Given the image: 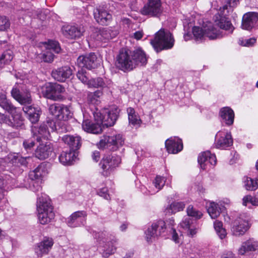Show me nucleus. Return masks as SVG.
Listing matches in <instances>:
<instances>
[{
  "label": "nucleus",
  "instance_id": "obj_1",
  "mask_svg": "<svg viewBox=\"0 0 258 258\" xmlns=\"http://www.w3.org/2000/svg\"><path fill=\"white\" fill-rule=\"evenodd\" d=\"M118 114L119 109L115 106L111 109H104L101 111L96 108L93 112V114L96 123H93L89 120H84L82 128L88 133L100 134L102 132L103 126H111L114 124Z\"/></svg>",
  "mask_w": 258,
  "mask_h": 258
},
{
  "label": "nucleus",
  "instance_id": "obj_2",
  "mask_svg": "<svg viewBox=\"0 0 258 258\" xmlns=\"http://www.w3.org/2000/svg\"><path fill=\"white\" fill-rule=\"evenodd\" d=\"M147 62L146 54L141 48L133 51L121 49L116 56L115 66L119 70L127 72L138 66H145Z\"/></svg>",
  "mask_w": 258,
  "mask_h": 258
},
{
  "label": "nucleus",
  "instance_id": "obj_3",
  "mask_svg": "<svg viewBox=\"0 0 258 258\" xmlns=\"http://www.w3.org/2000/svg\"><path fill=\"white\" fill-rule=\"evenodd\" d=\"M37 211L38 221L41 224H47L54 218L53 207L50 199L45 194L38 195Z\"/></svg>",
  "mask_w": 258,
  "mask_h": 258
},
{
  "label": "nucleus",
  "instance_id": "obj_4",
  "mask_svg": "<svg viewBox=\"0 0 258 258\" xmlns=\"http://www.w3.org/2000/svg\"><path fill=\"white\" fill-rule=\"evenodd\" d=\"M150 43L155 50L158 52L172 48L174 44V39L169 31L161 29L155 33L154 38Z\"/></svg>",
  "mask_w": 258,
  "mask_h": 258
},
{
  "label": "nucleus",
  "instance_id": "obj_5",
  "mask_svg": "<svg viewBox=\"0 0 258 258\" xmlns=\"http://www.w3.org/2000/svg\"><path fill=\"white\" fill-rule=\"evenodd\" d=\"M225 4L220 8L221 15L224 16H220L219 20L215 21L217 25L221 29L227 31L231 33L234 28L231 22L225 16L233 11V9L236 7L239 4L238 0H224Z\"/></svg>",
  "mask_w": 258,
  "mask_h": 258
},
{
  "label": "nucleus",
  "instance_id": "obj_6",
  "mask_svg": "<svg viewBox=\"0 0 258 258\" xmlns=\"http://www.w3.org/2000/svg\"><path fill=\"white\" fill-rule=\"evenodd\" d=\"M65 91V88L62 85L57 83H48L42 88L43 95L45 98L53 101L63 100L64 97L62 94Z\"/></svg>",
  "mask_w": 258,
  "mask_h": 258
},
{
  "label": "nucleus",
  "instance_id": "obj_7",
  "mask_svg": "<svg viewBox=\"0 0 258 258\" xmlns=\"http://www.w3.org/2000/svg\"><path fill=\"white\" fill-rule=\"evenodd\" d=\"M192 33L197 40H202L207 37L210 39L213 40L220 38L221 36L218 31L213 26V24L209 22L204 28L198 26H195L192 28Z\"/></svg>",
  "mask_w": 258,
  "mask_h": 258
},
{
  "label": "nucleus",
  "instance_id": "obj_8",
  "mask_svg": "<svg viewBox=\"0 0 258 258\" xmlns=\"http://www.w3.org/2000/svg\"><path fill=\"white\" fill-rule=\"evenodd\" d=\"M121 159L116 155H105L101 159L99 165L102 169V174L109 176L121 163Z\"/></svg>",
  "mask_w": 258,
  "mask_h": 258
},
{
  "label": "nucleus",
  "instance_id": "obj_9",
  "mask_svg": "<svg viewBox=\"0 0 258 258\" xmlns=\"http://www.w3.org/2000/svg\"><path fill=\"white\" fill-rule=\"evenodd\" d=\"M12 97L20 104L28 106L32 103V99L29 89L24 85L15 86L11 91Z\"/></svg>",
  "mask_w": 258,
  "mask_h": 258
},
{
  "label": "nucleus",
  "instance_id": "obj_10",
  "mask_svg": "<svg viewBox=\"0 0 258 258\" xmlns=\"http://www.w3.org/2000/svg\"><path fill=\"white\" fill-rule=\"evenodd\" d=\"M167 228L164 221L159 220L153 223L145 232V237L147 241L148 242L152 241L156 237L163 234Z\"/></svg>",
  "mask_w": 258,
  "mask_h": 258
},
{
  "label": "nucleus",
  "instance_id": "obj_11",
  "mask_svg": "<svg viewBox=\"0 0 258 258\" xmlns=\"http://www.w3.org/2000/svg\"><path fill=\"white\" fill-rule=\"evenodd\" d=\"M163 12L161 0H148V3L141 10L144 15L159 17Z\"/></svg>",
  "mask_w": 258,
  "mask_h": 258
},
{
  "label": "nucleus",
  "instance_id": "obj_12",
  "mask_svg": "<svg viewBox=\"0 0 258 258\" xmlns=\"http://www.w3.org/2000/svg\"><path fill=\"white\" fill-rule=\"evenodd\" d=\"M124 143V140L122 135L118 134L112 136H104L100 140L99 146L100 148H110L114 151L119 147L122 146Z\"/></svg>",
  "mask_w": 258,
  "mask_h": 258
},
{
  "label": "nucleus",
  "instance_id": "obj_13",
  "mask_svg": "<svg viewBox=\"0 0 258 258\" xmlns=\"http://www.w3.org/2000/svg\"><path fill=\"white\" fill-rule=\"evenodd\" d=\"M100 240H102L104 244L102 246L103 256L108 257L109 255L113 253L115 250L114 245L116 241L114 239V236L109 234L106 232L102 233L99 237Z\"/></svg>",
  "mask_w": 258,
  "mask_h": 258
},
{
  "label": "nucleus",
  "instance_id": "obj_14",
  "mask_svg": "<svg viewBox=\"0 0 258 258\" xmlns=\"http://www.w3.org/2000/svg\"><path fill=\"white\" fill-rule=\"evenodd\" d=\"M233 144V140L230 133L225 131H220L215 136V146L217 148L224 149Z\"/></svg>",
  "mask_w": 258,
  "mask_h": 258
},
{
  "label": "nucleus",
  "instance_id": "obj_15",
  "mask_svg": "<svg viewBox=\"0 0 258 258\" xmlns=\"http://www.w3.org/2000/svg\"><path fill=\"white\" fill-rule=\"evenodd\" d=\"M63 34L69 39H77L80 38L85 31L82 25H68L62 28Z\"/></svg>",
  "mask_w": 258,
  "mask_h": 258
},
{
  "label": "nucleus",
  "instance_id": "obj_16",
  "mask_svg": "<svg viewBox=\"0 0 258 258\" xmlns=\"http://www.w3.org/2000/svg\"><path fill=\"white\" fill-rule=\"evenodd\" d=\"M93 13L95 19L101 25H107L112 20V15L103 7L96 8Z\"/></svg>",
  "mask_w": 258,
  "mask_h": 258
},
{
  "label": "nucleus",
  "instance_id": "obj_17",
  "mask_svg": "<svg viewBox=\"0 0 258 258\" xmlns=\"http://www.w3.org/2000/svg\"><path fill=\"white\" fill-rule=\"evenodd\" d=\"M53 240L50 237H44L35 247V252L38 257L47 254L53 245Z\"/></svg>",
  "mask_w": 258,
  "mask_h": 258
},
{
  "label": "nucleus",
  "instance_id": "obj_18",
  "mask_svg": "<svg viewBox=\"0 0 258 258\" xmlns=\"http://www.w3.org/2000/svg\"><path fill=\"white\" fill-rule=\"evenodd\" d=\"M258 21V14L255 12L245 13L242 17L241 27L243 29L250 30L255 28Z\"/></svg>",
  "mask_w": 258,
  "mask_h": 258
},
{
  "label": "nucleus",
  "instance_id": "obj_19",
  "mask_svg": "<svg viewBox=\"0 0 258 258\" xmlns=\"http://www.w3.org/2000/svg\"><path fill=\"white\" fill-rule=\"evenodd\" d=\"M87 214L84 211L73 213L68 218L67 224L71 227H76L84 224Z\"/></svg>",
  "mask_w": 258,
  "mask_h": 258
},
{
  "label": "nucleus",
  "instance_id": "obj_20",
  "mask_svg": "<svg viewBox=\"0 0 258 258\" xmlns=\"http://www.w3.org/2000/svg\"><path fill=\"white\" fill-rule=\"evenodd\" d=\"M248 228V221L239 217L234 221L231 231L234 235L237 236L244 234Z\"/></svg>",
  "mask_w": 258,
  "mask_h": 258
},
{
  "label": "nucleus",
  "instance_id": "obj_21",
  "mask_svg": "<svg viewBox=\"0 0 258 258\" xmlns=\"http://www.w3.org/2000/svg\"><path fill=\"white\" fill-rule=\"evenodd\" d=\"M96 59L97 57L95 53H90L86 55L80 56L78 58L77 63L80 67L90 70L96 67Z\"/></svg>",
  "mask_w": 258,
  "mask_h": 258
},
{
  "label": "nucleus",
  "instance_id": "obj_22",
  "mask_svg": "<svg viewBox=\"0 0 258 258\" xmlns=\"http://www.w3.org/2000/svg\"><path fill=\"white\" fill-rule=\"evenodd\" d=\"M198 161L203 169H206L208 165H215L217 162L216 156L208 151L200 154Z\"/></svg>",
  "mask_w": 258,
  "mask_h": 258
},
{
  "label": "nucleus",
  "instance_id": "obj_23",
  "mask_svg": "<svg viewBox=\"0 0 258 258\" xmlns=\"http://www.w3.org/2000/svg\"><path fill=\"white\" fill-rule=\"evenodd\" d=\"M51 75L55 80L59 82H64L72 75V70L68 66L62 67L53 70Z\"/></svg>",
  "mask_w": 258,
  "mask_h": 258
},
{
  "label": "nucleus",
  "instance_id": "obj_24",
  "mask_svg": "<svg viewBox=\"0 0 258 258\" xmlns=\"http://www.w3.org/2000/svg\"><path fill=\"white\" fill-rule=\"evenodd\" d=\"M118 34V31L112 27L103 28L97 32L96 39L99 41L106 42L114 38Z\"/></svg>",
  "mask_w": 258,
  "mask_h": 258
},
{
  "label": "nucleus",
  "instance_id": "obj_25",
  "mask_svg": "<svg viewBox=\"0 0 258 258\" xmlns=\"http://www.w3.org/2000/svg\"><path fill=\"white\" fill-rule=\"evenodd\" d=\"M165 144L166 150L169 153H177L183 148L182 141L178 138L174 137L167 139L165 141Z\"/></svg>",
  "mask_w": 258,
  "mask_h": 258
},
{
  "label": "nucleus",
  "instance_id": "obj_26",
  "mask_svg": "<svg viewBox=\"0 0 258 258\" xmlns=\"http://www.w3.org/2000/svg\"><path fill=\"white\" fill-rule=\"evenodd\" d=\"M61 140L69 146L70 150L73 151L77 150L81 146V138L79 136L66 135L62 137Z\"/></svg>",
  "mask_w": 258,
  "mask_h": 258
},
{
  "label": "nucleus",
  "instance_id": "obj_27",
  "mask_svg": "<svg viewBox=\"0 0 258 258\" xmlns=\"http://www.w3.org/2000/svg\"><path fill=\"white\" fill-rule=\"evenodd\" d=\"M24 112L28 116V118L32 123H36L39 119L41 111L39 107L32 105L25 106L22 108Z\"/></svg>",
  "mask_w": 258,
  "mask_h": 258
},
{
  "label": "nucleus",
  "instance_id": "obj_28",
  "mask_svg": "<svg viewBox=\"0 0 258 258\" xmlns=\"http://www.w3.org/2000/svg\"><path fill=\"white\" fill-rule=\"evenodd\" d=\"M258 242L253 239H249L242 243L238 250V254L243 255L246 252L253 251L257 249Z\"/></svg>",
  "mask_w": 258,
  "mask_h": 258
},
{
  "label": "nucleus",
  "instance_id": "obj_29",
  "mask_svg": "<svg viewBox=\"0 0 258 258\" xmlns=\"http://www.w3.org/2000/svg\"><path fill=\"white\" fill-rule=\"evenodd\" d=\"M52 152L50 144H40L35 151V156L37 158L43 160L48 157Z\"/></svg>",
  "mask_w": 258,
  "mask_h": 258
},
{
  "label": "nucleus",
  "instance_id": "obj_30",
  "mask_svg": "<svg viewBox=\"0 0 258 258\" xmlns=\"http://www.w3.org/2000/svg\"><path fill=\"white\" fill-rule=\"evenodd\" d=\"M219 114L227 125H230L233 123L234 113L230 107H222L220 110Z\"/></svg>",
  "mask_w": 258,
  "mask_h": 258
},
{
  "label": "nucleus",
  "instance_id": "obj_31",
  "mask_svg": "<svg viewBox=\"0 0 258 258\" xmlns=\"http://www.w3.org/2000/svg\"><path fill=\"white\" fill-rule=\"evenodd\" d=\"M13 117V121L9 120L8 124L16 128H23L24 126V119L22 115L18 110L16 107V111L14 113H11Z\"/></svg>",
  "mask_w": 258,
  "mask_h": 258
},
{
  "label": "nucleus",
  "instance_id": "obj_32",
  "mask_svg": "<svg viewBox=\"0 0 258 258\" xmlns=\"http://www.w3.org/2000/svg\"><path fill=\"white\" fill-rule=\"evenodd\" d=\"M194 220L189 217H185L180 223L181 226L185 230H187V234L194 236L197 232V229L194 225Z\"/></svg>",
  "mask_w": 258,
  "mask_h": 258
},
{
  "label": "nucleus",
  "instance_id": "obj_33",
  "mask_svg": "<svg viewBox=\"0 0 258 258\" xmlns=\"http://www.w3.org/2000/svg\"><path fill=\"white\" fill-rule=\"evenodd\" d=\"M47 173L46 164L41 163L33 171H31L29 176L30 179H39L44 176Z\"/></svg>",
  "mask_w": 258,
  "mask_h": 258
},
{
  "label": "nucleus",
  "instance_id": "obj_34",
  "mask_svg": "<svg viewBox=\"0 0 258 258\" xmlns=\"http://www.w3.org/2000/svg\"><path fill=\"white\" fill-rule=\"evenodd\" d=\"M74 152L70 150L62 151L59 156V162L64 165H71L75 158Z\"/></svg>",
  "mask_w": 258,
  "mask_h": 258
},
{
  "label": "nucleus",
  "instance_id": "obj_35",
  "mask_svg": "<svg viewBox=\"0 0 258 258\" xmlns=\"http://www.w3.org/2000/svg\"><path fill=\"white\" fill-rule=\"evenodd\" d=\"M0 106L10 113H13L16 111V107L7 99L6 95L4 94H0Z\"/></svg>",
  "mask_w": 258,
  "mask_h": 258
},
{
  "label": "nucleus",
  "instance_id": "obj_36",
  "mask_svg": "<svg viewBox=\"0 0 258 258\" xmlns=\"http://www.w3.org/2000/svg\"><path fill=\"white\" fill-rule=\"evenodd\" d=\"M127 112L129 123L134 126H140L142 123V121L138 114L135 112L134 109L132 107H129L127 109Z\"/></svg>",
  "mask_w": 258,
  "mask_h": 258
},
{
  "label": "nucleus",
  "instance_id": "obj_37",
  "mask_svg": "<svg viewBox=\"0 0 258 258\" xmlns=\"http://www.w3.org/2000/svg\"><path fill=\"white\" fill-rule=\"evenodd\" d=\"M35 130L36 131V128L34 127L32 128V131L33 133V136L25 140L23 142V146L26 150H30L33 148L35 145V141L37 142L40 141V137H38L36 133H35Z\"/></svg>",
  "mask_w": 258,
  "mask_h": 258
},
{
  "label": "nucleus",
  "instance_id": "obj_38",
  "mask_svg": "<svg viewBox=\"0 0 258 258\" xmlns=\"http://www.w3.org/2000/svg\"><path fill=\"white\" fill-rule=\"evenodd\" d=\"M207 207L208 212L212 219L217 218L220 215L221 209L218 204L215 202H210Z\"/></svg>",
  "mask_w": 258,
  "mask_h": 258
},
{
  "label": "nucleus",
  "instance_id": "obj_39",
  "mask_svg": "<svg viewBox=\"0 0 258 258\" xmlns=\"http://www.w3.org/2000/svg\"><path fill=\"white\" fill-rule=\"evenodd\" d=\"M165 180L163 177L157 176L153 182L156 190H149L147 195H154L159 191L165 185Z\"/></svg>",
  "mask_w": 258,
  "mask_h": 258
},
{
  "label": "nucleus",
  "instance_id": "obj_40",
  "mask_svg": "<svg viewBox=\"0 0 258 258\" xmlns=\"http://www.w3.org/2000/svg\"><path fill=\"white\" fill-rule=\"evenodd\" d=\"M243 182L244 185L247 190H254L258 188V179L244 177Z\"/></svg>",
  "mask_w": 258,
  "mask_h": 258
},
{
  "label": "nucleus",
  "instance_id": "obj_41",
  "mask_svg": "<svg viewBox=\"0 0 258 258\" xmlns=\"http://www.w3.org/2000/svg\"><path fill=\"white\" fill-rule=\"evenodd\" d=\"M59 114L58 117L60 120H67L72 117V113L70 107L68 106L61 104Z\"/></svg>",
  "mask_w": 258,
  "mask_h": 258
},
{
  "label": "nucleus",
  "instance_id": "obj_42",
  "mask_svg": "<svg viewBox=\"0 0 258 258\" xmlns=\"http://www.w3.org/2000/svg\"><path fill=\"white\" fill-rule=\"evenodd\" d=\"M243 206H248L250 208L251 206L258 205V192L254 197L250 195L244 196L242 199Z\"/></svg>",
  "mask_w": 258,
  "mask_h": 258
},
{
  "label": "nucleus",
  "instance_id": "obj_43",
  "mask_svg": "<svg viewBox=\"0 0 258 258\" xmlns=\"http://www.w3.org/2000/svg\"><path fill=\"white\" fill-rule=\"evenodd\" d=\"M184 207L185 204L183 202H174L170 205L169 209H166V213L174 214L176 212L182 211Z\"/></svg>",
  "mask_w": 258,
  "mask_h": 258
},
{
  "label": "nucleus",
  "instance_id": "obj_44",
  "mask_svg": "<svg viewBox=\"0 0 258 258\" xmlns=\"http://www.w3.org/2000/svg\"><path fill=\"white\" fill-rule=\"evenodd\" d=\"M214 226L220 239L224 238L227 235V232L225 229L223 227V223L221 221H216L214 223Z\"/></svg>",
  "mask_w": 258,
  "mask_h": 258
},
{
  "label": "nucleus",
  "instance_id": "obj_45",
  "mask_svg": "<svg viewBox=\"0 0 258 258\" xmlns=\"http://www.w3.org/2000/svg\"><path fill=\"white\" fill-rule=\"evenodd\" d=\"M46 48L50 51L55 53H59L60 51V47L57 42L53 40H49L47 43H45Z\"/></svg>",
  "mask_w": 258,
  "mask_h": 258
},
{
  "label": "nucleus",
  "instance_id": "obj_46",
  "mask_svg": "<svg viewBox=\"0 0 258 258\" xmlns=\"http://www.w3.org/2000/svg\"><path fill=\"white\" fill-rule=\"evenodd\" d=\"M29 183V185L27 184H24L22 186H24L29 188L30 190L34 192H37L41 190V186L39 184L38 181H36V179H30Z\"/></svg>",
  "mask_w": 258,
  "mask_h": 258
},
{
  "label": "nucleus",
  "instance_id": "obj_47",
  "mask_svg": "<svg viewBox=\"0 0 258 258\" xmlns=\"http://www.w3.org/2000/svg\"><path fill=\"white\" fill-rule=\"evenodd\" d=\"M105 83L101 78H97L96 79H92L89 80L88 83L89 88H98L103 87Z\"/></svg>",
  "mask_w": 258,
  "mask_h": 258
},
{
  "label": "nucleus",
  "instance_id": "obj_48",
  "mask_svg": "<svg viewBox=\"0 0 258 258\" xmlns=\"http://www.w3.org/2000/svg\"><path fill=\"white\" fill-rule=\"evenodd\" d=\"M188 217H192L196 219H200L203 214L202 213L194 208L192 206H189L186 210Z\"/></svg>",
  "mask_w": 258,
  "mask_h": 258
},
{
  "label": "nucleus",
  "instance_id": "obj_49",
  "mask_svg": "<svg viewBox=\"0 0 258 258\" xmlns=\"http://www.w3.org/2000/svg\"><path fill=\"white\" fill-rule=\"evenodd\" d=\"M102 95V93L99 90L94 92H90L88 94V100L92 103H96L98 99Z\"/></svg>",
  "mask_w": 258,
  "mask_h": 258
},
{
  "label": "nucleus",
  "instance_id": "obj_50",
  "mask_svg": "<svg viewBox=\"0 0 258 258\" xmlns=\"http://www.w3.org/2000/svg\"><path fill=\"white\" fill-rule=\"evenodd\" d=\"M61 104H53L49 106V113L54 116L56 118L58 119L59 116V112H60V109Z\"/></svg>",
  "mask_w": 258,
  "mask_h": 258
},
{
  "label": "nucleus",
  "instance_id": "obj_51",
  "mask_svg": "<svg viewBox=\"0 0 258 258\" xmlns=\"http://www.w3.org/2000/svg\"><path fill=\"white\" fill-rule=\"evenodd\" d=\"M10 26L9 20L5 16H0V31L7 30Z\"/></svg>",
  "mask_w": 258,
  "mask_h": 258
},
{
  "label": "nucleus",
  "instance_id": "obj_52",
  "mask_svg": "<svg viewBox=\"0 0 258 258\" xmlns=\"http://www.w3.org/2000/svg\"><path fill=\"white\" fill-rule=\"evenodd\" d=\"M256 38L254 37L248 38V39H239V43L240 45L246 46L250 47L253 45L256 42Z\"/></svg>",
  "mask_w": 258,
  "mask_h": 258
},
{
  "label": "nucleus",
  "instance_id": "obj_53",
  "mask_svg": "<svg viewBox=\"0 0 258 258\" xmlns=\"http://www.w3.org/2000/svg\"><path fill=\"white\" fill-rule=\"evenodd\" d=\"M37 131L38 133V135L37 136L40 137V139L41 138L47 137V135L49 134L47 125L45 124L40 125Z\"/></svg>",
  "mask_w": 258,
  "mask_h": 258
},
{
  "label": "nucleus",
  "instance_id": "obj_54",
  "mask_svg": "<svg viewBox=\"0 0 258 258\" xmlns=\"http://www.w3.org/2000/svg\"><path fill=\"white\" fill-rule=\"evenodd\" d=\"M1 56L5 62V64L7 63L12 60L13 58V53L11 50H9L4 52Z\"/></svg>",
  "mask_w": 258,
  "mask_h": 258
},
{
  "label": "nucleus",
  "instance_id": "obj_55",
  "mask_svg": "<svg viewBox=\"0 0 258 258\" xmlns=\"http://www.w3.org/2000/svg\"><path fill=\"white\" fill-rule=\"evenodd\" d=\"M170 222H171V225H172V223L174 222L173 220H170ZM169 229H170V233L172 235V239L177 243H179V237L176 232L175 229L172 226H169Z\"/></svg>",
  "mask_w": 258,
  "mask_h": 258
},
{
  "label": "nucleus",
  "instance_id": "obj_56",
  "mask_svg": "<svg viewBox=\"0 0 258 258\" xmlns=\"http://www.w3.org/2000/svg\"><path fill=\"white\" fill-rule=\"evenodd\" d=\"M29 159V157H23L18 155L13 157V161L15 163H20L21 165H25L27 163V160Z\"/></svg>",
  "mask_w": 258,
  "mask_h": 258
},
{
  "label": "nucleus",
  "instance_id": "obj_57",
  "mask_svg": "<svg viewBox=\"0 0 258 258\" xmlns=\"http://www.w3.org/2000/svg\"><path fill=\"white\" fill-rule=\"evenodd\" d=\"M42 58L45 62H51L54 58L53 52L48 50L46 52L43 53L42 54Z\"/></svg>",
  "mask_w": 258,
  "mask_h": 258
},
{
  "label": "nucleus",
  "instance_id": "obj_58",
  "mask_svg": "<svg viewBox=\"0 0 258 258\" xmlns=\"http://www.w3.org/2000/svg\"><path fill=\"white\" fill-rule=\"evenodd\" d=\"M77 77L83 83L88 85V82H89L90 80L84 72L82 71H79L77 74Z\"/></svg>",
  "mask_w": 258,
  "mask_h": 258
},
{
  "label": "nucleus",
  "instance_id": "obj_59",
  "mask_svg": "<svg viewBox=\"0 0 258 258\" xmlns=\"http://www.w3.org/2000/svg\"><path fill=\"white\" fill-rule=\"evenodd\" d=\"M98 195L103 197L106 200H109L110 199L109 195L108 194V190L107 188L103 187L100 189L98 192Z\"/></svg>",
  "mask_w": 258,
  "mask_h": 258
},
{
  "label": "nucleus",
  "instance_id": "obj_60",
  "mask_svg": "<svg viewBox=\"0 0 258 258\" xmlns=\"http://www.w3.org/2000/svg\"><path fill=\"white\" fill-rule=\"evenodd\" d=\"M92 158L95 162H98L100 158V152L97 151L93 152L92 154Z\"/></svg>",
  "mask_w": 258,
  "mask_h": 258
},
{
  "label": "nucleus",
  "instance_id": "obj_61",
  "mask_svg": "<svg viewBox=\"0 0 258 258\" xmlns=\"http://www.w3.org/2000/svg\"><path fill=\"white\" fill-rule=\"evenodd\" d=\"M9 120H10V119L8 118L6 115H5L4 114H2L0 113V123H6L8 124L9 122Z\"/></svg>",
  "mask_w": 258,
  "mask_h": 258
},
{
  "label": "nucleus",
  "instance_id": "obj_62",
  "mask_svg": "<svg viewBox=\"0 0 258 258\" xmlns=\"http://www.w3.org/2000/svg\"><path fill=\"white\" fill-rule=\"evenodd\" d=\"M221 258H236L235 254L231 251H228L223 254Z\"/></svg>",
  "mask_w": 258,
  "mask_h": 258
},
{
  "label": "nucleus",
  "instance_id": "obj_63",
  "mask_svg": "<svg viewBox=\"0 0 258 258\" xmlns=\"http://www.w3.org/2000/svg\"><path fill=\"white\" fill-rule=\"evenodd\" d=\"M143 33L142 31H137L134 34V36L135 38H136L137 40L140 39L143 37Z\"/></svg>",
  "mask_w": 258,
  "mask_h": 258
},
{
  "label": "nucleus",
  "instance_id": "obj_64",
  "mask_svg": "<svg viewBox=\"0 0 258 258\" xmlns=\"http://www.w3.org/2000/svg\"><path fill=\"white\" fill-rule=\"evenodd\" d=\"M127 227V224L126 223H123L120 226V229L122 231H125Z\"/></svg>",
  "mask_w": 258,
  "mask_h": 258
}]
</instances>
